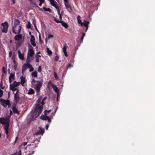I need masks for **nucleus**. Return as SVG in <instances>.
Here are the masks:
<instances>
[{"mask_svg":"<svg viewBox=\"0 0 155 155\" xmlns=\"http://www.w3.org/2000/svg\"><path fill=\"white\" fill-rule=\"evenodd\" d=\"M31 83L34 86L37 93H39L40 92L41 88L42 85L43 81H37L35 79H33L31 81Z\"/></svg>","mask_w":155,"mask_h":155,"instance_id":"nucleus-1","label":"nucleus"},{"mask_svg":"<svg viewBox=\"0 0 155 155\" xmlns=\"http://www.w3.org/2000/svg\"><path fill=\"white\" fill-rule=\"evenodd\" d=\"M0 123L3 125H4V128L5 130V133L7 135L8 133L9 128V121L6 122V119L4 117L0 118Z\"/></svg>","mask_w":155,"mask_h":155,"instance_id":"nucleus-2","label":"nucleus"},{"mask_svg":"<svg viewBox=\"0 0 155 155\" xmlns=\"http://www.w3.org/2000/svg\"><path fill=\"white\" fill-rule=\"evenodd\" d=\"M0 102L1 104L5 108L7 106L8 108H10L11 107V102L10 103V101L9 100H5L1 98L0 99Z\"/></svg>","mask_w":155,"mask_h":155,"instance_id":"nucleus-3","label":"nucleus"},{"mask_svg":"<svg viewBox=\"0 0 155 155\" xmlns=\"http://www.w3.org/2000/svg\"><path fill=\"white\" fill-rule=\"evenodd\" d=\"M43 106L38 104L34 110V112L35 113L38 112L37 116L38 117L41 114L43 109Z\"/></svg>","mask_w":155,"mask_h":155,"instance_id":"nucleus-4","label":"nucleus"},{"mask_svg":"<svg viewBox=\"0 0 155 155\" xmlns=\"http://www.w3.org/2000/svg\"><path fill=\"white\" fill-rule=\"evenodd\" d=\"M1 25L3 27V28L2 30V31L3 32L7 33L8 31V23L6 21H5L4 22L2 23Z\"/></svg>","mask_w":155,"mask_h":155,"instance_id":"nucleus-5","label":"nucleus"},{"mask_svg":"<svg viewBox=\"0 0 155 155\" xmlns=\"http://www.w3.org/2000/svg\"><path fill=\"white\" fill-rule=\"evenodd\" d=\"M34 54V51L32 48L28 49V52L27 54V60H29V57H32Z\"/></svg>","mask_w":155,"mask_h":155,"instance_id":"nucleus-6","label":"nucleus"},{"mask_svg":"<svg viewBox=\"0 0 155 155\" xmlns=\"http://www.w3.org/2000/svg\"><path fill=\"white\" fill-rule=\"evenodd\" d=\"M54 21L57 23H61L62 25L65 28H67L68 27V25L67 24L64 22L62 20L59 21L56 19V18H54Z\"/></svg>","mask_w":155,"mask_h":155,"instance_id":"nucleus-7","label":"nucleus"},{"mask_svg":"<svg viewBox=\"0 0 155 155\" xmlns=\"http://www.w3.org/2000/svg\"><path fill=\"white\" fill-rule=\"evenodd\" d=\"M30 61V60H27L26 61V62L27 63V64L25 63L23 65L22 69V74H23L25 73L26 70L28 68V63H29V62Z\"/></svg>","mask_w":155,"mask_h":155,"instance_id":"nucleus-8","label":"nucleus"},{"mask_svg":"<svg viewBox=\"0 0 155 155\" xmlns=\"http://www.w3.org/2000/svg\"><path fill=\"white\" fill-rule=\"evenodd\" d=\"M40 118L42 120H48V121L49 122L51 123V120L50 118L48 116H47V115H45V116L42 115L40 117Z\"/></svg>","mask_w":155,"mask_h":155,"instance_id":"nucleus-9","label":"nucleus"},{"mask_svg":"<svg viewBox=\"0 0 155 155\" xmlns=\"http://www.w3.org/2000/svg\"><path fill=\"white\" fill-rule=\"evenodd\" d=\"M20 94L17 93H14V100L16 103H18L20 101Z\"/></svg>","mask_w":155,"mask_h":155,"instance_id":"nucleus-10","label":"nucleus"},{"mask_svg":"<svg viewBox=\"0 0 155 155\" xmlns=\"http://www.w3.org/2000/svg\"><path fill=\"white\" fill-rule=\"evenodd\" d=\"M45 130L44 129H42L40 128V130H38L37 132H36L35 134L36 135H43L45 132Z\"/></svg>","mask_w":155,"mask_h":155,"instance_id":"nucleus-11","label":"nucleus"},{"mask_svg":"<svg viewBox=\"0 0 155 155\" xmlns=\"http://www.w3.org/2000/svg\"><path fill=\"white\" fill-rule=\"evenodd\" d=\"M22 35L21 34H18L16 35L14 38V39L15 41H19L20 39H21L22 38Z\"/></svg>","mask_w":155,"mask_h":155,"instance_id":"nucleus-12","label":"nucleus"},{"mask_svg":"<svg viewBox=\"0 0 155 155\" xmlns=\"http://www.w3.org/2000/svg\"><path fill=\"white\" fill-rule=\"evenodd\" d=\"M52 87H53V88L54 91L56 92V93H57V97H58L59 96L58 94V91L59 90L58 88V87L56 86L55 85L53 84L52 85Z\"/></svg>","mask_w":155,"mask_h":155,"instance_id":"nucleus-13","label":"nucleus"},{"mask_svg":"<svg viewBox=\"0 0 155 155\" xmlns=\"http://www.w3.org/2000/svg\"><path fill=\"white\" fill-rule=\"evenodd\" d=\"M18 57L21 60H24V54H23L21 53V51L19 50L18 51Z\"/></svg>","mask_w":155,"mask_h":155,"instance_id":"nucleus-14","label":"nucleus"},{"mask_svg":"<svg viewBox=\"0 0 155 155\" xmlns=\"http://www.w3.org/2000/svg\"><path fill=\"white\" fill-rule=\"evenodd\" d=\"M64 5L66 9H68L69 12V10H70L71 11L72 10L71 7L69 2L64 3Z\"/></svg>","mask_w":155,"mask_h":155,"instance_id":"nucleus-15","label":"nucleus"},{"mask_svg":"<svg viewBox=\"0 0 155 155\" xmlns=\"http://www.w3.org/2000/svg\"><path fill=\"white\" fill-rule=\"evenodd\" d=\"M81 17L79 15H78L77 17L78 23L81 25V26H83V22L81 19Z\"/></svg>","mask_w":155,"mask_h":155,"instance_id":"nucleus-16","label":"nucleus"},{"mask_svg":"<svg viewBox=\"0 0 155 155\" xmlns=\"http://www.w3.org/2000/svg\"><path fill=\"white\" fill-rule=\"evenodd\" d=\"M35 91L31 88H30L29 89L28 92V94L30 95H33L35 94Z\"/></svg>","mask_w":155,"mask_h":155,"instance_id":"nucleus-17","label":"nucleus"},{"mask_svg":"<svg viewBox=\"0 0 155 155\" xmlns=\"http://www.w3.org/2000/svg\"><path fill=\"white\" fill-rule=\"evenodd\" d=\"M14 114H20L19 111L15 107H13L12 109Z\"/></svg>","mask_w":155,"mask_h":155,"instance_id":"nucleus-18","label":"nucleus"},{"mask_svg":"<svg viewBox=\"0 0 155 155\" xmlns=\"http://www.w3.org/2000/svg\"><path fill=\"white\" fill-rule=\"evenodd\" d=\"M20 79L21 85L23 86L24 84L26 82L25 78L22 76L21 77Z\"/></svg>","mask_w":155,"mask_h":155,"instance_id":"nucleus-19","label":"nucleus"},{"mask_svg":"<svg viewBox=\"0 0 155 155\" xmlns=\"http://www.w3.org/2000/svg\"><path fill=\"white\" fill-rule=\"evenodd\" d=\"M89 21L84 20L83 21V26H84V27L88 26V25L89 24Z\"/></svg>","mask_w":155,"mask_h":155,"instance_id":"nucleus-20","label":"nucleus"},{"mask_svg":"<svg viewBox=\"0 0 155 155\" xmlns=\"http://www.w3.org/2000/svg\"><path fill=\"white\" fill-rule=\"evenodd\" d=\"M28 68L30 69L29 71L32 72L34 70V68H33L32 66L29 63H28Z\"/></svg>","mask_w":155,"mask_h":155,"instance_id":"nucleus-21","label":"nucleus"},{"mask_svg":"<svg viewBox=\"0 0 155 155\" xmlns=\"http://www.w3.org/2000/svg\"><path fill=\"white\" fill-rule=\"evenodd\" d=\"M15 73L14 74H12V73H11L10 74V76L9 77V78L11 79L12 80L15 79Z\"/></svg>","mask_w":155,"mask_h":155,"instance_id":"nucleus-22","label":"nucleus"},{"mask_svg":"<svg viewBox=\"0 0 155 155\" xmlns=\"http://www.w3.org/2000/svg\"><path fill=\"white\" fill-rule=\"evenodd\" d=\"M31 75L32 76V77H34L35 78H37L38 77L37 72L35 71H34L32 73Z\"/></svg>","mask_w":155,"mask_h":155,"instance_id":"nucleus-23","label":"nucleus"},{"mask_svg":"<svg viewBox=\"0 0 155 155\" xmlns=\"http://www.w3.org/2000/svg\"><path fill=\"white\" fill-rule=\"evenodd\" d=\"M20 24V21L17 19H15L14 20V25H18Z\"/></svg>","mask_w":155,"mask_h":155,"instance_id":"nucleus-24","label":"nucleus"},{"mask_svg":"<svg viewBox=\"0 0 155 155\" xmlns=\"http://www.w3.org/2000/svg\"><path fill=\"white\" fill-rule=\"evenodd\" d=\"M47 52L48 55H51L52 54V53L51 50H50L49 48L48 47L47 48Z\"/></svg>","mask_w":155,"mask_h":155,"instance_id":"nucleus-25","label":"nucleus"},{"mask_svg":"<svg viewBox=\"0 0 155 155\" xmlns=\"http://www.w3.org/2000/svg\"><path fill=\"white\" fill-rule=\"evenodd\" d=\"M17 26V25H14L12 27V31L13 33L16 34H17V32H15V28H16V27Z\"/></svg>","mask_w":155,"mask_h":155,"instance_id":"nucleus-26","label":"nucleus"},{"mask_svg":"<svg viewBox=\"0 0 155 155\" xmlns=\"http://www.w3.org/2000/svg\"><path fill=\"white\" fill-rule=\"evenodd\" d=\"M12 84H13V85H14L15 87H18L20 84L19 82H17L16 81L13 82Z\"/></svg>","mask_w":155,"mask_h":155,"instance_id":"nucleus-27","label":"nucleus"},{"mask_svg":"<svg viewBox=\"0 0 155 155\" xmlns=\"http://www.w3.org/2000/svg\"><path fill=\"white\" fill-rule=\"evenodd\" d=\"M50 2L51 4L53 6H55V1L54 0H50Z\"/></svg>","mask_w":155,"mask_h":155,"instance_id":"nucleus-28","label":"nucleus"},{"mask_svg":"<svg viewBox=\"0 0 155 155\" xmlns=\"http://www.w3.org/2000/svg\"><path fill=\"white\" fill-rule=\"evenodd\" d=\"M85 33H83L82 34V36L81 38V41L80 42V43H82L83 40L84 38L85 35Z\"/></svg>","mask_w":155,"mask_h":155,"instance_id":"nucleus-29","label":"nucleus"},{"mask_svg":"<svg viewBox=\"0 0 155 155\" xmlns=\"http://www.w3.org/2000/svg\"><path fill=\"white\" fill-rule=\"evenodd\" d=\"M35 41V38L34 36L33 35H31L30 42Z\"/></svg>","mask_w":155,"mask_h":155,"instance_id":"nucleus-30","label":"nucleus"},{"mask_svg":"<svg viewBox=\"0 0 155 155\" xmlns=\"http://www.w3.org/2000/svg\"><path fill=\"white\" fill-rule=\"evenodd\" d=\"M43 9L45 11L49 12H51V9L49 8H47L46 7H44L43 8Z\"/></svg>","mask_w":155,"mask_h":155,"instance_id":"nucleus-31","label":"nucleus"},{"mask_svg":"<svg viewBox=\"0 0 155 155\" xmlns=\"http://www.w3.org/2000/svg\"><path fill=\"white\" fill-rule=\"evenodd\" d=\"M26 27L28 29H30L31 28V24L30 21H28Z\"/></svg>","mask_w":155,"mask_h":155,"instance_id":"nucleus-32","label":"nucleus"},{"mask_svg":"<svg viewBox=\"0 0 155 155\" xmlns=\"http://www.w3.org/2000/svg\"><path fill=\"white\" fill-rule=\"evenodd\" d=\"M67 46L65 45L64 46L63 48V52H67Z\"/></svg>","mask_w":155,"mask_h":155,"instance_id":"nucleus-33","label":"nucleus"},{"mask_svg":"<svg viewBox=\"0 0 155 155\" xmlns=\"http://www.w3.org/2000/svg\"><path fill=\"white\" fill-rule=\"evenodd\" d=\"M0 86L2 89H4L5 88V87L3 86V83L2 81L0 82Z\"/></svg>","mask_w":155,"mask_h":155,"instance_id":"nucleus-34","label":"nucleus"},{"mask_svg":"<svg viewBox=\"0 0 155 155\" xmlns=\"http://www.w3.org/2000/svg\"><path fill=\"white\" fill-rule=\"evenodd\" d=\"M16 87H15L14 85H13V84H10V88L11 90L12 89Z\"/></svg>","mask_w":155,"mask_h":155,"instance_id":"nucleus-35","label":"nucleus"},{"mask_svg":"<svg viewBox=\"0 0 155 155\" xmlns=\"http://www.w3.org/2000/svg\"><path fill=\"white\" fill-rule=\"evenodd\" d=\"M16 87H15L14 85H13V84H10V88L11 90L12 89Z\"/></svg>","mask_w":155,"mask_h":155,"instance_id":"nucleus-36","label":"nucleus"},{"mask_svg":"<svg viewBox=\"0 0 155 155\" xmlns=\"http://www.w3.org/2000/svg\"><path fill=\"white\" fill-rule=\"evenodd\" d=\"M2 71L3 73L6 74L7 73V71L5 70V68L4 67H3L2 68Z\"/></svg>","mask_w":155,"mask_h":155,"instance_id":"nucleus-37","label":"nucleus"},{"mask_svg":"<svg viewBox=\"0 0 155 155\" xmlns=\"http://www.w3.org/2000/svg\"><path fill=\"white\" fill-rule=\"evenodd\" d=\"M31 45L34 47H35L36 46V44L35 42V41H33L31 42Z\"/></svg>","mask_w":155,"mask_h":155,"instance_id":"nucleus-38","label":"nucleus"},{"mask_svg":"<svg viewBox=\"0 0 155 155\" xmlns=\"http://www.w3.org/2000/svg\"><path fill=\"white\" fill-rule=\"evenodd\" d=\"M53 36H53V35L49 34L47 38L48 39H49L51 38H53Z\"/></svg>","mask_w":155,"mask_h":155,"instance_id":"nucleus-39","label":"nucleus"},{"mask_svg":"<svg viewBox=\"0 0 155 155\" xmlns=\"http://www.w3.org/2000/svg\"><path fill=\"white\" fill-rule=\"evenodd\" d=\"M58 59L59 57L57 55L55 57L54 60L55 61H58Z\"/></svg>","mask_w":155,"mask_h":155,"instance_id":"nucleus-40","label":"nucleus"},{"mask_svg":"<svg viewBox=\"0 0 155 155\" xmlns=\"http://www.w3.org/2000/svg\"><path fill=\"white\" fill-rule=\"evenodd\" d=\"M51 111V110H45L44 111V112H45V115H47L48 114H47V113H49V112H50Z\"/></svg>","mask_w":155,"mask_h":155,"instance_id":"nucleus-41","label":"nucleus"},{"mask_svg":"<svg viewBox=\"0 0 155 155\" xmlns=\"http://www.w3.org/2000/svg\"><path fill=\"white\" fill-rule=\"evenodd\" d=\"M54 75L55 79H57L58 78L57 76V74L56 72H54Z\"/></svg>","mask_w":155,"mask_h":155,"instance_id":"nucleus-42","label":"nucleus"},{"mask_svg":"<svg viewBox=\"0 0 155 155\" xmlns=\"http://www.w3.org/2000/svg\"><path fill=\"white\" fill-rule=\"evenodd\" d=\"M19 28L18 29V33L17 32V33L18 34H19L21 32V25H20L19 26Z\"/></svg>","mask_w":155,"mask_h":155,"instance_id":"nucleus-43","label":"nucleus"},{"mask_svg":"<svg viewBox=\"0 0 155 155\" xmlns=\"http://www.w3.org/2000/svg\"><path fill=\"white\" fill-rule=\"evenodd\" d=\"M3 95V91L0 88V95L1 97H2Z\"/></svg>","mask_w":155,"mask_h":155,"instance_id":"nucleus-44","label":"nucleus"},{"mask_svg":"<svg viewBox=\"0 0 155 155\" xmlns=\"http://www.w3.org/2000/svg\"><path fill=\"white\" fill-rule=\"evenodd\" d=\"M41 66H39L38 68V71L39 72H40L41 71Z\"/></svg>","mask_w":155,"mask_h":155,"instance_id":"nucleus-45","label":"nucleus"},{"mask_svg":"<svg viewBox=\"0 0 155 155\" xmlns=\"http://www.w3.org/2000/svg\"><path fill=\"white\" fill-rule=\"evenodd\" d=\"M39 40L40 42V43H42V40L41 39V38L40 34H39Z\"/></svg>","mask_w":155,"mask_h":155,"instance_id":"nucleus-46","label":"nucleus"},{"mask_svg":"<svg viewBox=\"0 0 155 155\" xmlns=\"http://www.w3.org/2000/svg\"><path fill=\"white\" fill-rule=\"evenodd\" d=\"M67 67L68 68H70L71 67H73V65L71 64H69L67 65Z\"/></svg>","mask_w":155,"mask_h":155,"instance_id":"nucleus-47","label":"nucleus"},{"mask_svg":"<svg viewBox=\"0 0 155 155\" xmlns=\"http://www.w3.org/2000/svg\"><path fill=\"white\" fill-rule=\"evenodd\" d=\"M49 126V124H47L45 127V128L46 130H48V128Z\"/></svg>","mask_w":155,"mask_h":155,"instance_id":"nucleus-48","label":"nucleus"},{"mask_svg":"<svg viewBox=\"0 0 155 155\" xmlns=\"http://www.w3.org/2000/svg\"><path fill=\"white\" fill-rule=\"evenodd\" d=\"M33 23L34 24V25L35 27V28H36L37 30V31H38V30H37V27H36V25L35 24V22H34V21H33Z\"/></svg>","mask_w":155,"mask_h":155,"instance_id":"nucleus-49","label":"nucleus"},{"mask_svg":"<svg viewBox=\"0 0 155 155\" xmlns=\"http://www.w3.org/2000/svg\"><path fill=\"white\" fill-rule=\"evenodd\" d=\"M33 23L34 24V25L35 27V28H36L37 30V31H38V30H37V27H36V25L35 24V22H34V21H33Z\"/></svg>","mask_w":155,"mask_h":155,"instance_id":"nucleus-50","label":"nucleus"},{"mask_svg":"<svg viewBox=\"0 0 155 155\" xmlns=\"http://www.w3.org/2000/svg\"><path fill=\"white\" fill-rule=\"evenodd\" d=\"M59 19H60V20H62V15L61 14H60V15H59Z\"/></svg>","mask_w":155,"mask_h":155,"instance_id":"nucleus-51","label":"nucleus"},{"mask_svg":"<svg viewBox=\"0 0 155 155\" xmlns=\"http://www.w3.org/2000/svg\"><path fill=\"white\" fill-rule=\"evenodd\" d=\"M27 144V142H24L22 143V145H23V146H25Z\"/></svg>","mask_w":155,"mask_h":155,"instance_id":"nucleus-52","label":"nucleus"},{"mask_svg":"<svg viewBox=\"0 0 155 155\" xmlns=\"http://www.w3.org/2000/svg\"><path fill=\"white\" fill-rule=\"evenodd\" d=\"M35 61L36 62H39V58H38V57L36 58V59Z\"/></svg>","mask_w":155,"mask_h":155,"instance_id":"nucleus-53","label":"nucleus"},{"mask_svg":"<svg viewBox=\"0 0 155 155\" xmlns=\"http://www.w3.org/2000/svg\"><path fill=\"white\" fill-rule=\"evenodd\" d=\"M17 89L18 88H17L15 87V88L12 89V90H12L13 91H16L17 90Z\"/></svg>","mask_w":155,"mask_h":155,"instance_id":"nucleus-54","label":"nucleus"},{"mask_svg":"<svg viewBox=\"0 0 155 155\" xmlns=\"http://www.w3.org/2000/svg\"><path fill=\"white\" fill-rule=\"evenodd\" d=\"M15 93H17V94H20V92L19 91V89H17L16 90V92Z\"/></svg>","mask_w":155,"mask_h":155,"instance_id":"nucleus-55","label":"nucleus"},{"mask_svg":"<svg viewBox=\"0 0 155 155\" xmlns=\"http://www.w3.org/2000/svg\"><path fill=\"white\" fill-rule=\"evenodd\" d=\"M54 6V7L57 9V10L59 9V8L58 7V6H57L56 5H55V6Z\"/></svg>","mask_w":155,"mask_h":155,"instance_id":"nucleus-56","label":"nucleus"},{"mask_svg":"<svg viewBox=\"0 0 155 155\" xmlns=\"http://www.w3.org/2000/svg\"><path fill=\"white\" fill-rule=\"evenodd\" d=\"M47 97L45 96L43 98V99H42V101H44L47 99Z\"/></svg>","mask_w":155,"mask_h":155,"instance_id":"nucleus-57","label":"nucleus"},{"mask_svg":"<svg viewBox=\"0 0 155 155\" xmlns=\"http://www.w3.org/2000/svg\"><path fill=\"white\" fill-rule=\"evenodd\" d=\"M64 55H65L66 57H68V54H67V52H64Z\"/></svg>","mask_w":155,"mask_h":155,"instance_id":"nucleus-58","label":"nucleus"},{"mask_svg":"<svg viewBox=\"0 0 155 155\" xmlns=\"http://www.w3.org/2000/svg\"><path fill=\"white\" fill-rule=\"evenodd\" d=\"M39 1L40 2H41L42 3H44L45 1V0H39Z\"/></svg>","mask_w":155,"mask_h":155,"instance_id":"nucleus-59","label":"nucleus"},{"mask_svg":"<svg viewBox=\"0 0 155 155\" xmlns=\"http://www.w3.org/2000/svg\"><path fill=\"white\" fill-rule=\"evenodd\" d=\"M60 9H59L58 10V14L59 15H60V14H60Z\"/></svg>","mask_w":155,"mask_h":155,"instance_id":"nucleus-60","label":"nucleus"},{"mask_svg":"<svg viewBox=\"0 0 155 155\" xmlns=\"http://www.w3.org/2000/svg\"><path fill=\"white\" fill-rule=\"evenodd\" d=\"M56 110H55L54 113L52 112L51 114V115H53V116H54L55 114V113H56Z\"/></svg>","mask_w":155,"mask_h":155,"instance_id":"nucleus-61","label":"nucleus"},{"mask_svg":"<svg viewBox=\"0 0 155 155\" xmlns=\"http://www.w3.org/2000/svg\"><path fill=\"white\" fill-rule=\"evenodd\" d=\"M64 3L68 2V0H64Z\"/></svg>","mask_w":155,"mask_h":155,"instance_id":"nucleus-62","label":"nucleus"},{"mask_svg":"<svg viewBox=\"0 0 155 155\" xmlns=\"http://www.w3.org/2000/svg\"><path fill=\"white\" fill-rule=\"evenodd\" d=\"M85 27V31L86 32L87 31L88 28V26Z\"/></svg>","mask_w":155,"mask_h":155,"instance_id":"nucleus-63","label":"nucleus"},{"mask_svg":"<svg viewBox=\"0 0 155 155\" xmlns=\"http://www.w3.org/2000/svg\"><path fill=\"white\" fill-rule=\"evenodd\" d=\"M18 155H21V150H20L18 152Z\"/></svg>","mask_w":155,"mask_h":155,"instance_id":"nucleus-64","label":"nucleus"}]
</instances>
